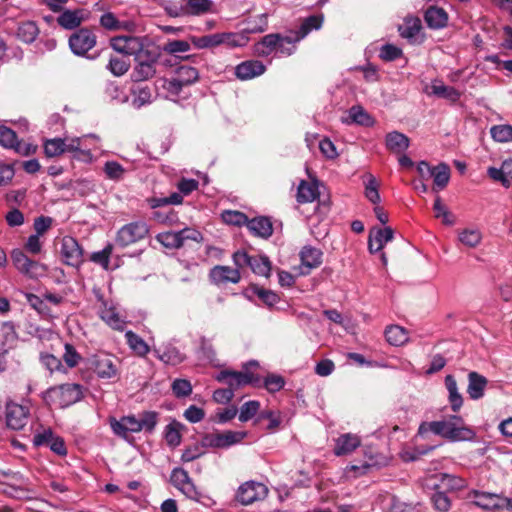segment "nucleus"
Masks as SVG:
<instances>
[{
    "mask_svg": "<svg viewBox=\"0 0 512 512\" xmlns=\"http://www.w3.org/2000/svg\"><path fill=\"white\" fill-rule=\"evenodd\" d=\"M428 431L444 437L450 441H462L471 439L473 431L466 427L462 417L453 415L442 421L422 422L417 435L423 436Z\"/></svg>",
    "mask_w": 512,
    "mask_h": 512,
    "instance_id": "1",
    "label": "nucleus"
},
{
    "mask_svg": "<svg viewBox=\"0 0 512 512\" xmlns=\"http://www.w3.org/2000/svg\"><path fill=\"white\" fill-rule=\"evenodd\" d=\"M488 175L495 181H500L505 187H509L512 181V158L505 160L501 167L488 169Z\"/></svg>",
    "mask_w": 512,
    "mask_h": 512,
    "instance_id": "33",
    "label": "nucleus"
},
{
    "mask_svg": "<svg viewBox=\"0 0 512 512\" xmlns=\"http://www.w3.org/2000/svg\"><path fill=\"white\" fill-rule=\"evenodd\" d=\"M431 178H433V190L438 192L444 189L450 180V168L445 163L433 167Z\"/></svg>",
    "mask_w": 512,
    "mask_h": 512,
    "instance_id": "37",
    "label": "nucleus"
},
{
    "mask_svg": "<svg viewBox=\"0 0 512 512\" xmlns=\"http://www.w3.org/2000/svg\"><path fill=\"white\" fill-rule=\"evenodd\" d=\"M488 380L483 375L472 371L468 374L467 393L472 400H478L484 396Z\"/></svg>",
    "mask_w": 512,
    "mask_h": 512,
    "instance_id": "25",
    "label": "nucleus"
},
{
    "mask_svg": "<svg viewBox=\"0 0 512 512\" xmlns=\"http://www.w3.org/2000/svg\"><path fill=\"white\" fill-rule=\"evenodd\" d=\"M148 234L149 226L145 222H131L118 230L115 243L120 247H127L143 240Z\"/></svg>",
    "mask_w": 512,
    "mask_h": 512,
    "instance_id": "6",
    "label": "nucleus"
},
{
    "mask_svg": "<svg viewBox=\"0 0 512 512\" xmlns=\"http://www.w3.org/2000/svg\"><path fill=\"white\" fill-rule=\"evenodd\" d=\"M171 483L189 497H194L197 492L187 471L175 468L171 473Z\"/></svg>",
    "mask_w": 512,
    "mask_h": 512,
    "instance_id": "23",
    "label": "nucleus"
},
{
    "mask_svg": "<svg viewBox=\"0 0 512 512\" xmlns=\"http://www.w3.org/2000/svg\"><path fill=\"white\" fill-rule=\"evenodd\" d=\"M181 428H182V425L176 421H174L166 426L165 440L169 446L176 447L181 443V433H180Z\"/></svg>",
    "mask_w": 512,
    "mask_h": 512,
    "instance_id": "49",
    "label": "nucleus"
},
{
    "mask_svg": "<svg viewBox=\"0 0 512 512\" xmlns=\"http://www.w3.org/2000/svg\"><path fill=\"white\" fill-rule=\"evenodd\" d=\"M199 78V72L196 68L183 65L178 67L174 76L165 81L164 88L170 95L177 96L183 87L195 83Z\"/></svg>",
    "mask_w": 512,
    "mask_h": 512,
    "instance_id": "7",
    "label": "nucleus"
},
{
    "mask_svg": "<svg viewBox=\"0 0 512 512\" xmlns=\"http://www.w3.org/2000/svg\"><path fill=\"white\" fill-rule=\"evenodd\" d=\"M248 42L244 33H219V45H226L228 48L242 47Z\"/></svg>",
    "mask_w": 512,
    "mask_h": 512,
    "instance_id": "42",
    "label": "nucleus"
},
{
    "mask_svg": "<svg viewBox=\"0 0 512 512\" xmlns=\"http://www.w3.org/2000/svg\"><path fill=\"white\" fill-rule=\"evenodd\" d=\"M470 496L475 499L474 503L476 506L481 507L486 510L496 509L498 510L501 496L494 493L482 492L478 490H473L470 493Z\"/></svg>",
    "mask_w": 512,
    "mask_h": 512,
    "instance_id": "26",
    "label": "nucleus"
},
{
    "mask_svg": "<svg viewBox=\"0 0 512 512\" xmlns=\"http://www.w3.org/2000/svg\"><path fill=\"white\" fill-rule=\"evenodd\" d=\"M298 42V40H295V36L292 32L287 36L281 35V41L277 43L276 52L281 55L290 56L296 51V43Z\"/></svg>",
    "mask_w": 512,
    "mask_h": 512,
    "instance_id": "50",
    "label": "nucleus"
},
{
    "mask_svg": "<svg viewBox=\"0 0 512 512\" xmlns=\"http://www.w3.org/2000/svg\"><path fill=\"white\" fill-rule=\"evenodd\" d=\"M232 259L235 267L242 269L249 267L253 273L259 276H270L271 263L265 256H250L246 251L238 250L233 254Z\"/></svg>",
    "mask_w": 512,
    "mask_h": 512,
    "instance_id": "5",
    "label": "nucleus"
},
{
    "mask_svg": "<svg viewBox=\"0 0 512 512\" xmlns=\"http://www.w3.org/2000/svg\"><path fill=\"white\" fill-rule=\"evenodd\" d=\"M68 43L73 54L85 56L96 46L97 37L90 29L80 28L70 35Z\"/></svg>",
    "mask_w": 512,
    "mask_h": 512,
    "instance_id": "10",
    "label": "nucleus"
},
{
    "mask_svg": "<svg viewBox=\"0 0 512 512\" xmlns=\"http://www.w3.org/2000/svg\"><path fill=\"white\" fill-rule=\"evenodd\" d=\"M216 379L219 382H224L232 389L234 393L238 388L251 384L255 387H260V377L255 376L250 372H235V371H221Z\"/></svg>",
    "mask_w": 512,
    "mask_h": 512,
    "instance_id": "11",
    "label": "nucleus"
},
{
    "mask_svg": "<svg viewBox=\"0 0 512 512\" xmlns=\"http://www.w3.org/2000/svg\"><path fill=\"white\" fill-rule=\"evenodd\" d=\"M92 365L100 378L110 379L117 375V368L111 356L106 354L94 355Z\"/></svg>",
    "mask_w": 512,
    "mask_h": 512,
    "instance_id": "21",
    "label": "nucleus"
},
{
    "mask_svg": "<svg viewBox=\"0 0 512 512\" xmlns=\"http://www.w3.org/2000/svg\"><path fill=\"white\" fill-rule=\"evenodd\" d=\"M425 21L430 28H443L448 21V15L443 8L431 6L425 12Z\"/></svg>",
    "mask_w": 512,
    "mask_h": 512,
    "instance_id": "35",
    "label": "nucleus"
},
{
    "mask_svg": "<svg viewBox=\"0 0 512 512\" xmlns=\"http://www.w3.org/2000/svg\"><path fill=\"white\" fill-rule=\"evenodd\" d=\"M103 170L108 179L119 181L125 174L124 167L116 161H107L104 164Z\"/></svg>",
    "mask_w": 512,
    "mask_h": 512,
    "instance_id": "57",
    "label": "nucleus"
},
{
    "mask_svg": "<svg viewBox=\"0 0 512 512\" xmlns=\"http://www.w3.org/2000/svg\"><path fill=\"white\" fill-rule=\"evenodd\" d=\"M15 131L5 125H0V145L4 148L12 149L17 141Z\"/></svg>",
    "mask_w": 512,
    "mask_h": 512,
    "instance_id": "64",
    "label": "nucleus"
},
{
    "mask_svg": "<svg viewBox=\"0 0 512 512\" xmlns=\"http://www.w3.org/2000/svg\"><path fill=\"white\" fill-rule=\"evenodd\" d=\"M44 153L48 158L58 157L65 153V139L52 138L45 140Z\"/></svg>",
    "mask_w": 512,
    "mask_h": 512,
    "instance_id": "45",
    "label": "nucleus"
},
{
    "mask_svg": "<svg viewBox=\"0 0 512 512\" xmlns=\"http://www.w3.org/2000/svg\"><path fill=\"white\" fill-rule=\"evenodd\" d=\"M39 33L37 25L32 21L21 23L17 29L18 38L25 43H32Z\"/></svg>",
    "mask_w": 512,
    "mask_h": 512,
    "instance_id": "43",
    "label": "nucleus"
},
{
    "mask_svg": "<svg viewBox=\"0 0 512 512\" xmlns=\"http://www.w3.org/2000/svg\"><path fill=\"white\" fill-rule=\"evenodd\" d=\"M109 44L116 52L126 56H134L135 58L151 43L146 36L119 35L112 37Z\"/></svg>",
    "mask_w": 512,
    "mask_h": 512,
    "instance_id": "4",
    "label": "nucleus"
},
{
    "mask_svg": "<svg viewBox=\"0 0 512 512\" xmlns=\"http://www.w3.org/2000/svg\"><path fill=\"white\" fill-rule=\"evenodd\" d=\"M185 5L181 6L180 12L176 13L179 15H200L207 13L211 10V0H184Z\"/></svg>",
    "mask_w": 512,
    "mask_h": 512,
    "instance_id": "31",
    "label": "nucleus"
},
{
    "mask_svg": "<svg viewBox=\"0 0 512 512\" xmlns=\"http://www.w3.org/2000/svg\"><path fill=\"white\" fill-rule=\"evenodd\" d=\"M268 26V15L266 13L260 14L255 18L247 20V26L244 28V33H261L266 30Z\"/></svg>",
    "mask_w": 512,
    "mask_h": 512,
    "instance_id": "46",
    "label": "nucleus"
},
{
    "mask_svg": "<svg viewBox=\"0 0 512 512\" xmlns=\"http://www.w3.org/2000/svg\"><path fill=\"white\" fill-rule=\"evenodd\" d=\"M365 196L373 204L380 202V194L378 192V184L374 176L369 175L365 183Z\"/></svg>",
    "mask_w": 512,
    "mask_h": 512,
    "instance_id": "62",
    "label": "nucleus"
},
{
    "mask_svg": "<svg viewBox=\"0 0 512 512\" xmlns=\"http://www.w3.org/2000/svg\"><path fill=\"white\" fill-rule=\"evenodd\" d=\"M42 398L49 406L65 408L82 398V387L75 383H66L50 387L43 392Z\"/></svg>",
    "mask_w": 512,
    "mask_h": 512,
    "instance_id": "2",
    "label": "nucleus"
},
{
    "mask_svg": "<svg viewBox=\"0 0 512 512\" xmlns=\"http://www.w3.org/2000/svg\"><path fill=\"white\" fill-rule=\"evenodd\" d=\"M385 338L390 345L402 346L409 340V332L402 326L390 325L385 329Z\"/></svg>",
    "mask_w": 512,
    "mask_h": 512,
    "instance_id": "36",
    "label": "nucleus"
},
{
    "mask_svg": "<svg viewBox=\"0 0 512 512\" xmlns=\"http://www.w3.org/2000/svg\"><path fill=\"white\" fill-rule=\"evenodd\" d=\"M158 358L168 365H178L185 360V355L174 346H166L162 351L158 350Z\"/></svg>",
    "mask_w": 512,
    "mask_h": 512,
    "instance_id": "40",
    "label": "nucleus"
},
{
    "mask_svg": "<svg viewBox=\"0 0 512 512\" xmlns=\"http://www.w3.org/2000/svg\"><path fill=\"white\" fill-rule=\"evenodd\" d=\"M101 305L99 307L100 318L115 330H123L125 321L121 318L112 303H108L101 295L98 296Z\"/></svg>",
    "mask_w": 512,
    "mask_h": 512,
    "instance_id": "18",
    "label": "nucleus"
},
{
    "mask_svg": "<svg viewBox=\"0 0 512 512\" xmlns=\"http://www.w3.org/2000/svg\"><path fill=\"white\" fill-rule=\"evenodd\" d=\"M421 29V21L416 17H408L404 23L399 26L398 31L401 37L413 39Z\"/></svg>",
    "mask_w": 512,
    "mask_h": 512,
    "instance_id": "41",
    "label": "nucleus"
},
{
    "mask_svg": "<svg viewBox=\"0 0 512 512\" xmlns=\"http://www.w3.org/2000/svg\"><path fill=\"white\" fill-rule=\"evenodd\" d=\"M61 255L67 265L78 266L82 262V249L77 240L71 236L63 237Z\"/></svg>",
    "mask_w": 512,
    "mask_h": 512,
    "instance_id": "16",
    "label": "nucleus"
},
{
    "mask_svg": "<svg viewBox=\"0 0 512 512\" xmlns=\"http://www.w3.org/2000/svg\"><path fill=\"white\" fill-rule=\"evenodd\" d=\"M393 229L391 227L373 228L369 232L368 249L374 254L383 249L384 245L393 239Z\"/></svg>",
    "mask_w": 512,
    "mask_h": 512,
    "instance_id": "20",
    "label": "nucleus"
},
{
    "mask_svg": "<svg viewBox=\"0 0 512 512\" xmlns=\"http://www.w3.org/2000/svg\"><path fill=\"white\" fill-rule=\"evenodd\" d=\"M158 242L169 249H178L182 247L181 238L178 232H163L156 236Z\"/></svg>",
    "mask_w": 512,
    "mask_h": 512,
    "instance_id": "51",
    "label": "nucleus"
},
{
    "mask_svg": "<svg viewBox=\"0 0 512 512\" xmlns=\"http://www.w3.org/2000/svg\"><path fill=\"white\" fill-rule=\"evenodd\" d=\"M319 196L318 185L302 180L298 186L297 201L299 203L313 202Z\"/></svg>",
    "mask_w": 512,
    "mask_h": 512,
    "instance_id": "38",
    "label": "nucleus"
},
{
    "mask_svg": "<svg viewBox=\"0 0 512 512\" xmlns=\"http://www.w3.org/2000/svg\"><path fill=\"white\" fill-rule=\"evenodd\" d=\"M222 219L229 225L242 226L248 224V217L240 211H224L222 213Z\"/></svg>",
    "mask_w": 512,
    "mask_h": 512,
    "instance_id": "58",
    "label": "nucleus"
},
{
    "mask_svg": "<svg viewBox=\"0 0 512 512\" xmlns=\"http://www.w3.org/2000/svg\"><path fill=\"white\" fill-rule=\"evenodd\" d=\"M278 41H281V34L279 33L265 35L255 44V53L261 57L271 55L273 52H276Z\"/></svg>",
    "mask_w": 512,
    "mask_h": 512,
    "instance_id": "29",
    "label": "nucleus"
},
{
    "mask_svg": "<svg viewBox=\"0 0 512 512\" xmlns=\"http://www.w3.org/2000/svg\"><path fill=\"white\" fill-rule=\"evenodd\" d=\"M267 493L268 489L264 484L255 481H247L238 488L236 499L242 505H250L264 499Z\"/></svg>",
    "mask_w": 512,
    "mask_h": 512,
    "instance_id": "13",
    "label": "nucleus"
},
{
    "mask_svg": "<svg viewBox=\"0 0 512 512\" xmlns=\"http://www.w3.org/2000/svg\"><path fill=\"white\" fill-rule=\"evenodd\" d=\"M11 260L19 272L30 278H36L45 272V267L43 265L31 260L19 249H14L11 252Z\"/></svg>",
    "mask_w": 512,
    "mask_h": 512,
    "instance_id": "12",
    "label": "nucleus"
},
{
    "mask_svg": "<svg viewBox=\"0 0 512 512\" xmlns=\"http://www.w3.org/2000/svg\"><path fill=\"white\" fill-rule=\"evenodd\" d=\"M110 426L114 434L122 438H127L129 433H136L141 431L139 419H137L135 416H124L119 420L111 418Z\"/></svg>",
    "mask_w": 512,
    "mask_h": 512,
    "instance_id": "17",
    "label": "nucleus"
},
{
    "mask_svg": "<svg viewBox=\"0 0 512 512\" xmlns=\"http://www.w3.org/2000/svg\"><path fill=\"white\" fill-rule=\"evenodd\" d=\"M323 24V16L322 15H311L305 18L299 29L296 31H292L295 36V40L301 41L304 39L309 33L313 30H319Z\"/></svg>",
    "mask_w": 512,
    "mask_h": 512,
    "instance_id": "28",
    "label": "nucleus"
},
{
    "mask_svg": "<svg viewBox=\"0 0 512 512\" xmlns=\"http://www.w3.org/2000/svg\"><path fill=\"white\" fill-rule=\"evenodd\" d=\"M266 66L259 60H247L235 67V76L242 81L250 80L264 74Z\"/></svg>",
    "mask_w": 512,
    "mask_h": 512,
    "instance_id": "19",
    "label": "nucleus"
},
{
    "mask_svg": "<svg viewBox=\"0 0 512 512\" xmlns=\"http://www.w3.org/2000/svg\"><path fill=\"white\" fill-rule=\"evenodd\" d=\"M242 268H231L229 266L217 265L210 270L209 277L211 282L216 285L233 283L236 284L241 279L240 270Z\"/></svg>",
    "mask_w": 512,
    "mask_h": 512,
    "instance_id": "15",
    "label": "nucleus"
},
{
    "mask_svg": "<svg viewBox=\"0 0 512 512\" xmlns=\"http://www.w3.org/2000/svg\"><path fill=\"white\" fill-rule=\"evenodd\" d=\"M160 53L151 44L135 57L136 65L132 77L135 81H146L156 74Z\"/></svg>",
    "mask_w": 512,
    "mask_h": 512,
    "instance_id": "3",
    "label": "nucleus"
},
{
    "mask_svg": "<svg viewBox=\"0 0 512 512\" xmlns=\"http://www.w3.org/2000/svg\"><path fill=\"white\" fill-rule=\"evenodd\" d=\"M361 437L354 433H343L334 439V455L347 456L352 454L361 445Z\"/></svg>",
    "mask_w": 512,
    "mask_h": 512,
    "instance_id": "14",
    "label": "nucleus"
},
{
    "mask_svg": "<svg viewBox=\"0 0 512 512\" xmlns=\"http://www.w3.org/2000/svg\"><path fill=\"white\" fill-rule=\"evenodd\" d=\"M260 403L255 400H251L248 402H245L241 408L239 413V421L241 422H247L250 419H252L257 412L259 411Z\"/></svg>",
    "mask_w": 512,
    "mask_h": 512,
    "instance_id": "59",
    "label": "nucleus"
},
{
    "mask_svg": "<svg viewBox=\"0 0 512 512\" xmlns=\"http://www.w3.org/2000/svg\"><path fill=\"white\" fill-rule=\"evenodd\" d=\"M445 386L448 391V401L453 412H458L463 405V397L459 392L456 379L452 375L445 377Z\"/></svg>",
    "mask_w": 512,
    "mask_h": 512,
    "instance_id": "32",
    "label": "nucleus"
},
{
    "mask_svg": "<svg viewBox=\"0 0 512 512\" xmlns=\"http://www.w3.org/2000/svg\"><path fill=\"white\" fill-rule=\"evenodd\" d=\"M349 119L351 122L362 125H373L372 117L360 106H353L349 110Z\"/></svg>",
    "mask_w": 512,
    "mask_h": 512,
    "instance_id": "48",
    "label": "nucleus"
},
{
    "mask_svg": "<svg viewBox=\"0 0 512 512\" xmlns=\"http://www.w3.org/2000/svg\"><path fill=\"white\" fill-rule=\"evenodd\" d=\"M482 239V235L477 229H464L459 233V240L468 247H476Z\"/></svg>",
    "mask_w": 512,
    "mask_h": 512,
    "instance_id": "54",
    "label": "nucleus"
},
{
    "mask_svg": "<svg viewBox=\"0 0 512 512\" xmlns=\"http://www.w3.org/2000/svg\"><path fill=\"white\" fill-rule=\"evenodd\" d=\"M285 385V379L278 374H268L264 381L263 386L270 392L275 393L280 391Z\"/></svg>",
    "mask_w": 512,
    "mask_h": 512,
    "instance_id": "61",
    "label": "nucleus"
},
{
    "mask_svg": "<svg viewBox=\"0 0 512 512\" xmlns=\"http://www.w3.org/2000/svg\"><path fill=\"white\" fill-rule=\"evenodd\" d=\"M387 148L395 153H402L409 147V139L406 135L393 131L386 136Z\"/></svg>",
    "mask_w": 512,
    "mask_h": 512,
    "instance_id": "39",
    "label": "nucleus"
},
{
    "mask_svg": "<svg viewBox=\"0 0 512 512\" xmlns=\"http://www.w3.org/2000/svg\"><path fill=\"white\" fill-rule=\"evenodd\" d=\"M302 265L307 268L304 274L309 273L313 268H317L322 263V252L314 247L305 246L300 252Z\"/></svg>",
    "mask_w": 512,
    "mask_h": 512,
    "instance_id": "27",
    "label": "nucleus"
},
{
    "mask_svg": "<svg viewBox=\"0 0 512 512\" xmlns=\"http://www.w3.org/2000/svg\"><path fill=\"white\" fill-rule=\"evenodd\" d=\"M246 436L245 431L207 433L203 436V445L208 448L226 449L240 443Z\"/></svg>",
    "mask_w": 512,
    "mask_h": 512,
    "instance_id": "9",
    "label": "nucleus"
},
{
    "mask_svg": "<svg viewBox=\"0 0 512 512\" xmlns=\"http://www.w3.org/2000/svg\"><path fill=\"white\" fill-rule=\"evenodd\" d=\"M491 137L500 143L512 141V126L508 124L494 125L490 129Z\"/></svg>",
    "mask_w": 512,
    "mask_h": 512,
    "instance_id": "47",
    "label": "nucleus"
},
{
    "mask_svg": "<svg viewBox=\"0 0 512 512\" xmlns=\"http://www.w3.org/2000/svg\"><path fill=\"white\" fill-rule=\"evenodd\" d=\"M125 338L129 347L139 356H145L149 352V346L137 334L132 331L125 333Z\"/></svg>",
    "mask_w": 512,
    "mask_h": 512,
    "instance_id": "44",
    "label": "nucleus"
},
{
    "mask_svg": "<svg viewBox=\"0 0 512 512\" xmlns=\"http://www.w3.org/2000/svg\"><path fill=\"white\" fill-rule=\"evenodd\" d=\"M86 20L83 9L64 10L57 18V23L66 30L78 28Z\"/></svg>",
    "mask_w": 512,
    "mask_h": 512,
    "instance_id": "22",
    "label": "nucleus"
},
{
    "mask_svg": "<svg viewBox=\"0 0 512 512\" xmlns=\"http://www.w3.org/2000/svg\"><path fill=\"white\" fill-rule=\"evenodd\" d=\"M40 361L51 373L56 371L66 373V369L61 360L53 354L41 353Z\"/></svg>",
    "mask_w": 512,
    "mask_h": 512,
    "instance_id": "52",
    "label": "nucleus"
},
{
    "mask_svg": "<svg viewBox=\"0 0 512 512\" xmlns=\"http://www.w3.org/2000/svg\"><path fill=\"white\" fill-rule=\"evenodd\" d=\"M430 90V94L446 99L452 103L457 102L461 97V93L454 87L447 86L438 80L431 83Z\"/></svg>",
    "mask_w": 512,
    "mask_h": 512,
    "instance_id": "30",
    "label": "nucleus"
},
{
    "mask_svg": "<svg viewBox=\"0 0 512 512\" xmlns=\"http://www.w3.org/2000/svg\"><path fill=\"white\" fill-rule=\"evenodd\" d=\"M130 67L129 61L120 58V57H111L109 60V63L107 65V69L114 75V76H122L124 75Z\"/></svg>",
    "mask_w": 512,
    "mask_h": 512,
    "instance_id": "56",
    "label": "nucleus"
},
{
    "mask_svg": "<svg viewBox=\"0 0 512 512\" xmlns=\"http://www.w3.org/2000/svg\"><path fill=\"white\" fill-rule=\"evenodd\" d=\"M100 25L105 30L108 31H119V30H125L132 32L135 30V23L132 21H121L119 20L116 15L112 12H105L100 17Z\"/></svg>",
    "mask_w": 512,
    "mask_h": 512,
    "instance_id": "24",
    "label": "nucleus"
},
{
    "mask_svg": "<svg viewBox=\"0 0 512 512\" xmlns=\"http://www.w3.org/2000/svg\"><path fill=\"white\" fill-rule=\"evenodd\" d=\"M151 97H152L151 90L148 86H144V87L138 86L134 90L133 104L137 108H140V107L150 103Z\"/></svg>",
    "mask_w": 512,
    "mask_h": 512,
    "instance_id": "63",
    "label": "nucleus"
},
{
    "mask_svg": "<svg viewBox=\"0 0 512 512\" xmlns=\"http://www.w3.org/2000/svg\"><path fill=\"white\" fill-rule=\"evenodd\" d=\"M206 446L203 445V437L201 438L200 443H194L186 447L182 453L181 460L183 462H191L199 457H201L205 453Z\"/></svg>",
    "mask_w": 512,
    "mask_h": 512,
    "instance_id": "53",
    "label": "nucleus"
},
{
    "mask_svg": "<svg viewBox=\"0 0 512 512\" xmlns=\"http://www.w3.org/2000/svg\"><path fill=\"white\" fill-rule=\"evenodd\" d=\"M31 418L30 406L27 404H18L7 402L5 407L6 426L15 431L24 429Z\"/></svg>",
    "mask_w": 512,
    "mask_h": 512,
    "instance_id": "8",
    "label": "nucleus"
},
{
    "mask_svg": "<svg viewBox=\"0 0 512 512\" xmlns=\"http://www.w3.org/2000/svg\"><path fill=\"white\" fill-rule=\"evenodd\" d=\"M248 229L252 234L262 238H268L273 233L272 223L267 217H256L248 221Z\"/></svg>",
    "mask_w": 512,
    "mask_h": 512,
    "instance_id": "34",
    "label": "nucleus"
},
{
    "mask_svg": "<svg viewBox=\"0 0 512 512\" xmlns=\"http://www.w3.org/2000/svg\"><path fill=\"white\" fill-rule=\"evenodd\" d=\"M440 478L441 484L451 490H461L466 486V481L458 476L450 474H439L434 478Z\"/></svg>",
    "mask_w": 512,
    "mask_h": 512,
    "instance_id": "55",
    "label": "nucleus"
},
{
    "mask_svg": "<svg viewBox=\"0 0 512 512\" xmlns=\"http://www.w3.org/2000/svg\"><path fill=\"white\" fill-rule=\"evenodd\" d=\"M191 41L199 49L216 47L219 45V33L192 37Z\"/></svg>",
    "mask_w": 512,
    "mask_h": 512,
    "instance_id": "60",
    "label": "nucleus"
}]
</instances>
